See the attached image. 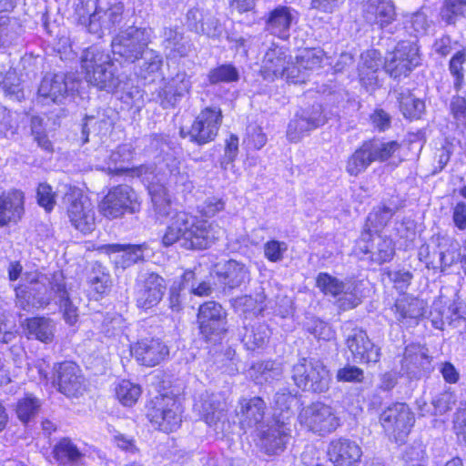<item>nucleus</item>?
Masks as SVG:
<instances>
[{"label":"nucleus","mask_w":466,"mask_h":466,"mask_svg":"<svg viewBox=\"0 0 466 466\" xmlns=\"http://www.w3.org/2000/svg\"><path fill=\"white\" fill-rule=\"evenodd\" d=\"M86 80L99 90L108 93L121 88L123 80L110 56L97 46L84 50L81 56Z\"/></svg>","instance_id":"obj_1"},{"label":"nucleus","mask_w":466,"mask_h":466,"mask_svg":"<svg viewBox=\"0 0 466 466\" xmlns=\"http://www.w3.org/2000/svg\"><path fill=\"white\" fill-rule=\"evenodd\" d=\"M291 373L295 385L304 391L322 393L329 389V370L319 360L301 358L292 366Z\"/></svg>","instance_id":"obj_2"},{"label":"nucleus","mask_w":466,"mask_h":466,"mask_svg":"<svg viewBox=\"0 0 466 466\" xmlns=\"http://www.w3.org/2000/svg\"><path fill=\"white\" fill-rule=\"evenodd\" d=\"M150 32L147 28L130 25L119 30L111 41L112 53L126 62L134 63L148 49Z\"/></svg>","instance_id":"obj_3"},{"label":"nucleus","mask_w":466,"mask_h":466,"mask_svg":"<svg viewBox=\"0 0 466 466\" xmlns=\"http://www.w3.org/2000/svg\"><path fill=\"white\" fill-rule=\"evenodd\" d=\"M179 224L184 227L182 247L188 250L208 248L218 238L215 227L206 219L180 211Z\"/></svg>","instance_id":"obj_4"},{"label":"nucleus","mask_w":466,"mask_h":466,"mask_svg":"<svg viewBox=\"0 0 466 466\" xmlns=\"http://www.w3.org/2000/svg\"><path fill=\"white\" fill-rule=\"evenodd\" d=\"M127 24L125 6L121 2L97 4L86 25L87 31L101 38L106 33L122 30Z\"/></svg>","instance_id":"obj_5"},{"label":"nucleus","mask_w":466,"mask_h":466,"mask_svg":"<svg viewBox=\"0 0 466 466\" xmlns=\"http://www.w3.org/2000/svg\"><path fill=\"white\" fill-rule=\"evenodd\" d=\"M298 420L306 429L319 435L330 433L339 425V419L333 408L319 401L304 407Z\"/></svg>","instance_id":"obj_6"},{"label":"nucleus","mask_w":466,"mask_h":466,"mask_svg":"<svg viewBox=\"0 0 466 466\" xmlns=\"http://www.w3.org/2000/svg\"><path fill=\"white\" fill-rule=\"evenodd\" d=\"M195 408L217 433L229 432L231 424L227 415L228 405L220 394L208 391L202 393L196 401Z\"/></svg>","instance_id":"obj_7"},{"label":"nucleus","mask_w":466,"mask_h":466,"mask_svg":"<svg viewBox=\"0 0 466 466\" xmlns=\"http://www.w3.org/2000/svg\"><path fill=\"white\" fill-rule=\"evenodd\" d=\"M221 120L219 108L207 107L198 114L189 129L180 128V136L183 138L188 137L198 145L207 144L217 137Z\"/></svg>","instance_id":"obj_8"},{"label":"nucleus","mask_w":466,"mask_h":466,"mask_svg":"<svg viewBox=\"0 0 466 466\" xmlns=\"http://www.w3.org/2000/svg\"><path fill=\"white\" fill-rule=\"evenodd\" d=\"M380 424L397 443H403L414 424V415L405 403H395L382 411Z\"/></svg>","instance_id":"obj_9"},{"label":"nucleus","mask_w":466,"mask_h":466,"mask_svg":"<svg viewBox=\"0 0 466 466\" xmlns=\"http://www.w3.org/2000/svg\"><path fill=\"white\" fill-rule=\"evenodd\" d=\"M198 322L205 339L216 344L227 331L226 310L216 301L205 302L199 307Z\"/></svg>","instance_id":"obj_10"},{"label":"nucleus","mask_w":466,"mask_h":466,"mask_svg":"<svg viewBox=\"0 0 466 466\" xmlns=\"http://www.w3.org/2000/svg\"><path fill=\"white\" fill-rule=\"evenodd\" d=\"M181 412L180 404L175 398L161 395L156 397L153 406L148 410L147 417L160 431L169 432L180 426Z\"/></svg>","instance_id":"obj_11"},{"label":"nucleus","mask_w":466,"mask_h":466,"mask_svg":"<svg viewBox=\"0 0 466 466\" xmlns=\"http://www.w3.org/2000/svg\"><path fill=\"white\" fill-rule=\"evenodd\" d=\"M420 64L419 48L414 42H399L385 57V71L393 78L406 76Z\"/></svg>","instance_id":"obj_12"},{"label":"nucleus","mask_w":466,"mask_h":466,"mask_svg":"<svg viewBox=\"0 0 466 466\" xmlns=\"http://www.w3.org/2000/svg\"><path fill=\"white\" fill-rule=\"evenodd\" d=\"M137 197L133 188L127 185H118L111 188L100 204L103 215L116 218L125 213H135L138 209Z\"/></svg>","instance_id":"obj_13"},{"label":"nucleus","mask_w":466,"mask_h":466,"mask_svg":"<svg viewBox=\"0 0 466 466\" xmlns=\"http://www.w3.org/2000/svg\"><path fill=\"white\" fill-rule=\"evenodd\" d=\"M325 123L326 116L323 115L321 105L314 104L296 113L288 125L287 137L290 142L297 143L309 132Z\"/></svg>","instance_id":"obj_14"},{"label":"nucleus","mask_w":466,"mask_h":466,"mask_svg":"<svg viewBox=\"0 0 466 466\" xmlns=\"http://www.w3.org/2000/svg\"><path fill=\"white\" fill-rule=\"evenodd\" d=\"M346 345L351 353L353 362L360 364L377 363L380 349L369 338L366 331L355 327L346 334Z\"/></svg>","instance_id":"obj_15"},{"label":"nucleus","mask_w":466,"mask_h":466,"mask_svg":"<svg viewBox=\"0 0 466 466\" xmlns=\"http://www.w3.org/2000/svg\"><path fill=\"white\" fill-rule=\"evenodd\" d=\"M97 159H103L105 167L111 173L120 174L129 171V168L125 165L133 158V147L129 144H123L116 147V150L111 151L100 147L96 150ZM130 171L137 176L147 174L151 172V168L147 166H140L136 168L130 169Z\"/></svg>","instance_id":"obj_16"},{"label":"nucleus","mask_w":466,"mask_h":466,"mask_svg":"<svg viewBox=\"0 0 466 466\" xmlns=\"http://www.w3.org/2000/svg\"><path fill=\"white\" fill-rule=\"evenodd\" d=\"M67 214L71 224L84 234L95 228V211L90 200L79 192L66 195Z\"/></svg>","instance_id":"obj_17"},{"label":"nucleus","mask_w":466,"mask_h":466,"mask_svg":"<svg viewBox=\"0 0 466 466\" xmlns=\"http://www.w3.org/2000/svg\"><path fill=\"white\" fill-rule=\"evenodd\" d=\"M70 77L65 73L46 74L38 87V96L45 104H63L68 96L69 90L73 86H69Z\"/></svg>","instance_id":"obj_18"},{"label":"nucleus","mask_w":466,"mask_h":466,"mask_svg":"<svg viewBox=\"0 0 466 466\" xmlns=\"http://www.w3.org/2000/svg\"><path fill=\"white\" fill-rule=\"evenodd\" d=\"M58 390L67 397H78L85 390L84 377L79 367L72 361L57 364L56 368Z\"/></svg>","instance_id":"obj_19"},{"label":"nucleus","mask_w":466,"mask_h":466,"mask_svg":"<svg viewBox=\"0 0 466 466\" xmlns=\"http://www.w3.org/2000/svg\"><path fill=\"white\" fill-rule=\"evenodd\" d=\"M361 251L370 254L371 261L382 264L390 261L395 255V247L391 238L378 233L371 234L370 228L361 235Z\"/></svg>","instance_id":"obj_20"},{"label":"nucleus","mask_w":466,"mask_h":466,"mask_svg":"<svg viewBox=\"0 0 466 466\" xmlns=\"http://www.w3.org/2000/svg\"><path fill=\"white\" fill-rule=\"evenodd\" d=\"M188 28L199 35L210 38H219L223 33V26L211 11L194 7L187 13Z\"/></svg>","instance_id":"obj_21"},{"label":"nucleus","mask_w":466,"mask_h":466,"mask_svg":"<svg viewBox=\"0 0 466 466\" xmlns=\"http://www.w3.org/2000/svg\"><path fill=\"white\" fill-rule=\"evenodd\" d=\"M328 456L334 466H358L362 450L356 441L339 438L330 441Z\"/></svg>","instance_id":"obj_22"},{"label":"nucleus","mask_w":466,"mask_h":466,"mask_svg":"<svg viewBox=\"0 0 466 466\" xmlns=\"http://www.w3.org/2000/svg\"><path fill=\"white\" fill-rule=\"evenodd\" d=\"M431 358L428 349L420 344H410L405 348L401 360V371L410 378H417L431 370Z\"/></svg>","instance_id":"obj_23"},{"label":"nucleus","mask_w":466,"mask_h":466,"mask_svg":"<svg viewBox=\"0 0 466 466\" xmlns=\"http://www.w3.org/2000/svg\"><path fill=\"white\" fill-rule=\"evenodd\" d=\"M131 352L141 365L154 367L167 358L169 350L160 339H146L132 347Z\"/></svg>","instance_id":"obj_24"},{"label":"nucleus","mask_w":466,"mask_h":466,"mask_svg":"<svg viewBox=\"0 0 466 466\" xmlns=\"http://www.w3.org/2000/svg\"><path fill=\"white\" fill-rule=\"evenodd\" d=\"M291 421L276 419V423L263 432L261 447L268 455L282 452L289 441L292 432Z\"/></svg>","instance_id":"obj_25"},{"label":"nucleus","mask_w":466,"mask_h":466,"mask_svg":"<svg viewBox=\"0 0 466 466\" xmlns=\"http://www.w3.org/2000/svg\"><path fill=\"white\" fill-rule=\"evenodd\" d=\"M365 20L384 29L395 19V8L390 0H362Z\"/></svg>","instance_id":"obj_26"},{"label":"nucleus","mask_w":466,"mask_h":466,"mask_svg":"<svg viewBox=\"0 0 466 466\" xmlns=\"http://www.w3.org/2000/svg\"><path fill=\"white\" fill-rule=\"evenodd\" d=\"M147 249L145 244L142 245H120V244H106L101 245L96 248L101 253L111 254L119 253L115 258V263L117 268H127L131 265L144 260V251Z\"/></svg>","instance_id":"obj_27"},{"label":"nucleus","mask_w":466,"mask_h":466,"mask_svg":"<svg viewBox=\"0 0 466 466\" xmlns=\"http://www.w3.org/2000/svg\"><path fill=\"white\" fill-rule=\"evenodd\" d=\"M266 403L260 397L243 399L236 409V415L242 429L251 428L263 420Z\"/></svg>","instance_id":"obj_28"},{"label":"nucleus","mask_w":466,"mask_h":466,"mask_svg":"<svg viewBox=\"0 0 466 466\" xmlns=\"http://www.w3.org/2000/svg\"><path fill=\"white\" fill-rule=\"evenodd\" d=\"M161 37L162 46L169 57H185L192 50L189 39L184 35L183 32L178 30L177 26H165Z\"/></svg>","instance_id":"obj_29"},{"label":"nucleus","mask_w":466,"mask_h":466,"mask_svg":"<svg viewBox=\"0 0 466 466\" xmlns=\"http://www.w3.org/2000/svg\"><path fill=\"white\" fill-rule=\"evenodd\" d=\"M288 55L279 46L273 45L269 47L262 60L261 76L265 80L273 81L283 76L285 67L289 64Z\"/></svg>","instance_id":"obj_30"},{"label":"nucleus","mask_w":466,"mask_h":466,"mask_svg":"<svg viewBox=\"0 0 466 466\" xmlns=\"http://www.w3.org/2000/svg\"><path fill=\"white\" fill-rule=\"evenodd\" d=\"M24 214V193L14 190L0 196V226L16 223Z\"/></svg>","instance_id":"obj_31"},{"label":"nucleus","mask_w":466,"mask_h":466,"mask_svg":"<svg viewBox=\"0 0 466 466\" xmlns=\"http://www.w3.org/2000/svg\"><path fill=\"white\" fill-rule=\"evenodd\" d=\"M294 20V11L290 7L279 5L269 12L266 21V29L273 35L288 39Z\"/></svg>","instance_id":"obj_32"},{"label":"nucleus","mask_w":466,"mask_h":466,"mask_svg":"<svg viewBox=\"0 0 466 466\" xmlns=\"http://www.w3.org/2000/svg\"><path fill=\"white\" fill-rule=\"evenodd\" d=\"M219 281L229 289L238 288L246 279L248 270L244 264L229 259L215 266Z\"/></svg>","instance_id":"obj_33"},{"label":"nucleus","mask_w":466,"mask_h":466,"mask_svg":"<svg viewBox=\"0 0 466 466\" xmlns=\"http://www.w3.org/2000/svg\"><path fill=\"white\" fill-rule=\"evenodd\" d=\"M25 329L29 339H35L43 343H51L56 333V324L48 318L35 317L25 319Z\"/></svg>","instance_id":"obj_34"},{"label":"nucleus","mask_w":466,"mask_h":466,"mask_svg":"<svg viewBox=\"0 0 466 466\" xmlns=\"http://www.w3.org/2000/svg\"><path fill=\"white\" fill-rule=\"evenodd\" d=\"M140 59H142V62L139 64L138 70L137 71L138 77L147 83H152L160 77L163 59L157 52L148 48L140 56Z\"/></svg>","instance_id":"obj_35"},{"label":"nucleus","mask_w":466,"mask_h":466,"mask_svg":"<svg viewBox=\"0 0 466 466\" xmlns=\"http://www.w3.org/2000/svg\"><path fill=\"white\" fill-rule=\"evenodd\" d=\"M395 307L401 318L418 319L425 315L428 304L410 293H400Z\"/></svg>","instance_id":"obj_36"},{"label":"nucleus","mask_w":466,"mask_h":466,"mask_svg":"<svg viewBox=\"0 0 466 466\" xmlns=\"http://www.w3.org/2000/svg\"><path fill=\"white\" fill-rule=\"evenodd\" d=\"M396 99L399 101L400 109L406 118L418 119L424 111V102L416 98L407 88H396L393 90Z\"/></svg>","instance_id":"obj_37"},{"label":"nucleus","mask_w":466,"mask_h":466,"mask_svg":"<svg viewBox=\"0 0 466 466\" xmlns=\"http://www.w3.org/2000/svg\"><path fill=\"white\" fill-rule=\"evenodd\" d=\"M110 128L111 122L108 119L86 116L82 128L84 142L90 140L94 141L95 144L100 142L103 137L107 136Z\"/></svg>","instance_id":"obj_38"},{"label":"nucleus","mask_w":466,"mask_h":466,"mask_svg":"<svg viewBox=\"0 0 466 466\" xmlns=\"http://www.w3.org/2000/svg\"><path fill=\"white\" fill-rule=\"evenodd\" d=\"M437 248H440V255L437 260L441 263V270L461 262V256L459 244L453 238L437 236Z\"/></svg>","instance_id":"obj_39"},{"label":"nucleus","mask_w":466,"mask_h":466,"mask_svg":"<svg viewBox=\"0 0 466 466\" xmlns=\"http://www.w3.org/2000/svg\"><path fill=\"white\" fill-rule=\"evenodd\" d=\"M372 162H374L372 153L368 146V142L365 141L348 158L346 171L350 176L357 177L365 171Z\"/></svg>","instance_id":"obj_40"},{"label":"nucleus","mask_w":466,"mask_h":466,"mask_svg":"<svg viewBox=\"0 0 466 466\" xmlns=\"http://www.w3.org/2000/svg\"><path fill=\"white\" fill-rule=\"evenodd\" d=\"M148 191L156 214L162 218L170 216L173 208L167 188L162 184H151Z\"/></svg>","instance_id":"obj_41"},{"label":"nucleus","mask_w":466,"mask_h":466,"mask_svg":"<svg viewBox=\"0 0 466 466\" xmlns=\"http://www.w3.org/2000/svg\"><path fill=\"white\" fill-rule=\"evenodd\" d=\"M283 373L280 363L275 361H265L257 363L250 370V376L257 384L270 382L279 380Z\"/></svg>","instance_id":"obj_42"},{"label":"nucleus","mask_w":466,"mask_h":466,"mask_svg":"<svg viewBox=\"0 0 466 466\" xmlns=\"http://www.w3.org/2000/svg\"><path fill=\"white\" fill-rule=\"evenodd\" d=\"M54 456L57 461L63 464L77 463L83 454L73 441L68 438H63L54 448Z\"/></svg>","instance_id":"obj_43"},{"label":"nucleus","mask_w":466,"mask_h":466,"mask_svg":"<svg viewBox=\"0 0 466 466\" xmlns=\"http://www.w3.org/2000/svg\"><path fill=\"white\" fill-rule=\"evenodd\" d=\"M210 286L198 279L193 270L185 271L178 280H176L170 291H210Z\"/></svg>","instance_id":"obj_44"},{"label":"nucleus","mask_w":466,"mask_h":466,"mask_svg":"<svg viewBox=\"0 0 466 466\" xmlns=\"http://www.w3.org/2000/svg\"><path fill=\"white\" fill-rule=\"evenodd\" d=\"M367 142L372 153L374 162L387 161L401 148V145L395 140L382 141L380 139H372L368 140Z\"/></svg>","instance_id":"obj_45"},{"label":"nucleus","mask_w":466,"mask_h":466,"mask_svg":"<svg viewBox=\"0 0 466 466\" xmlns=\"http://www.w3.org/2000/svg\"><path fill=\"white\" fill-rule=\"evenodd\" d=\"M0 86L10 99L21 101L25 97L21 79L15 71H8L4 76H0Z\"/></svg>","instance_id":"obj_46"},{"label":"nucleus","mask_w":466,"mask_h":466,"mask_svg":"<svg viewBox=\"0 0 466 466\" xmlns=\"http://www.w3.org/2000/svg\"><path fill=\"white\" fill-rule=\"evenodd\" d=\"M296 402V396L291 393L289 389H281L276 392L274 396V408L276 410H280L276 419L281 420L291 421V406Z\"/></svg>","instance_id":"obj_47"},{"label":"nucleus","mask_w":466,"mask_h":466,"mask_svg":"<svg viewBox=\"0 0 466 466\" xmlns=\"http://www.w3.org/2000/svg\"><path fill=\"white\" fill-rule=\"evenodd\" d=\"M41 407L40 400L32 395H26L17 401L15 412L23 423H28L38 414Z\"/></svg>","instance_id":"obj_48"},{"label":"nucleus","mask_w":466,"mask_h":466,"mask_svg":"<svg viewBox=\"0 0 466 466\" xmlns=\"http://www.w3.org/2000/svg\"><path fill=\"white\" fill-rule=\"evenodd\" d=\"M396 209L385 205L378 206L369 214L367 218L368 230H373L377 233L380 228H384L395 214Z\"/></svg>","instance_id":"obj_49"},{"label":"nucleus","mask_w":466,"mask_h":466,"mask_svg":"<svg viewBox=\"0 0 466 466\" xmlns=\"http://www.w3.org/2000/svg\"><path fill=\"white\" fill-rule=\"evenodd\" d=\"M466 62V46L456 52L449 62V71L453 77V87L456 91L464 85V68Z\"/></svg>","instance_id":"obj_50"},{"label":"nucleus","mask_w":466,"mask_h":466,"mask_svg":"<svg viewBox=\"0 0 466 466\" xmlns=\"http://www.w3.org/2000/svg\"><path fill=\"white\" fill-rule=\"evenodd\" d=\"M16 305L26 310L43 309L49 304L48 293H15Z\"/></svg>","instance_id":"obj_51"},{"label":"nucleus","mask_w":466,"mask_h":466,"mask_svg":"<svg viewBox=\"0 0 466 466\" xmlns=\"http://www.w3.org/2000/svg\"><path fill=\"white\" fill-rule=\"evenodd\" d=\"M116 395L124 406L134 405L141 395V388L129 380H122L116 388Z\"/></svg>","instance_id":"obj_52"},{"label":"nucleus","mask_w":466,"mask_h":466,"mask_svg":"<svg viewBox=\"0 0 466 466\" xmlns=\"http://www.w3.org/2000/svg\"><path fill=\"white\" fill-rule=\"evenodd\" d=\"M465 11L466 0H446L441 10V16L448 25H453Z\"/></svg>","instance_id":"obj_53"},{"label":"nucleus","mask_w":466,"mask_h":466,"mask_svg":"<svg viewBox=\"0 0 466 466\" xmlns=\"http://www.w3.org/2000/svg\"><path fill=\"white\" fill-rule=\"evenodd\" d=\"M306 329L315 338L323 340H330L335 336V331L331 326L317 318H309L305 323Z\"/></svg>","instance_id":"obj_54"},{"label":"nucleus","mask_w":466,"mask_h":466,"mask_svg":"<svg viewBox=\"0 0 466 466\" xmlns=\"http://www.w3.org/2000/svg\"><path fill=\"white\" fill-rule=\"evenodd\" d=\"M238 79V71L232 65H221L208 73V80L211 85L234 82Z\"/></svg>","instance_id":"obj_55"},{"label":"nucleus","mask_w":466,"mask_h":466,"mask_svg":"<svg viewBox=\"0 0 466 466\" xmlns=\"http://www.w3.org/2000/svg\"><path fill=\"white\" fill-rule=\"evenodd\" d=\"M18 25L15 20L5 15H0V47L13 43L18 35Z\"/></svg>","instance_id":"obj_56"},{"label":"nucleus","mask_w":466,"mask_h":466,"mask_svg":"<svg viewBox=\"0 0 466 466\" xmlns=\"http://www.w3.org/2000/svg\"><path fill=\"white\" fill-rule=\"evenodd\" d=\"M161 170L165 176L168 177L170 183L184 184L187 180V174L181 170L180 161L174 157L165 158Z\"/></svg>","instance_id":"obj_57"},{"label":"nucleus","mask_w":466,"mask_h":466,"mask_svg":"<svg viewBox=\"0 0 466 466\" xmlns=\"http://www.w3.org/2000/svg\"><path fill=\"white\" fill-rule=\"evenodd\" d=\"M180 211L177 212L173 217V220L170 225L167 228L163 237H162V244L165 247H169L179 241L182 246L183 242V235H184V227L179 224L180 219Z\"/></svg>","instance_id":"obj_58"},{"label":"nucleus","mask_w":466,"mask_h":466,"mask_svg":"<svg viewBox=\"0 0 466 466\" xmlns=\"http://www.w3.org/2000/svg\"><path fill=\"white\" fill-rule=\"evenodd\" d=\"M323 57V50L313 48L304 50L296 59H298L303 70L307 72L308 70L319 69L321 66Z\"/></svg>","instance_id":"obj_59"},{"label":"nucleus","mask_w":466,"mask_h":466,"mask_svg":"<svg viewBox=\"0 0 466 466\" xmlns=\"http://www.w3.org/2000/svg\"><path fill=\"white\" fill-rule=\"evenodd\" d=\"M430 27V23L427 16L422 12H417L407 17L405 21V28L410 31V34L415 35H423L427 33Z\"/></svg>","instance_id":"obj_60"},{"label":"nucleus","mask_w":466,"mask_h":466,"mask_svg":"<svg viewBox=\"0 0 466 466\" xmlns=\"http://www.w3.org/2000/svg\"><path fill=\"white\" fill-rule=\"evenodd\" d=\"M434 246L431 250L430 245H423L419 251V257L421 261H424L427 268L433 269L440 268L441 270V263L437 259L440 255V248H437V237L432 239Z\"/></svg>","instance_id":"obj_61"},{"label":"nucleus","mask_w":466,"mask_h":466,"mask_svg":"<svg viewBox=\"0 0 466 466\" xmlns=\"http://www.w3.org/2000/svg\"><path fill=\"white\" fill-rule=\"evenodd\" d=\"M457 401L456 395L450 390H444L433 397L431 404L435 409V414H444L451 410Z\"/></svg>","instance_id":"obj_62"},{"label":"nucleus","mask_w":466,"mask_h":466,"mask_svg":"<svg viewBox=\"0 0 466 466\" xmlns=\"http://www.w3.org/2000/svg\"><path fill=\"white\" fill-rule=\"evenodd\" d=\"M316 287L321 291H342L346 284L326 272H320L316 279Z\"/></svg>","instance_id":"obj_63"},{"label":"nucleus","mask_w":466,"mask_h":466,"mask_svg":"<svg viewBox=\"0 0 466 466\" xmlns=\"http://www.w3.org/2000/svg\"><path fill=\"white\" fill-rule=\"evenodd\" d=\"M453 429L459 442L466 446V402L461 404L454 415Z\"/></svg>","instance_id":"obj_64"}]
</instances>
